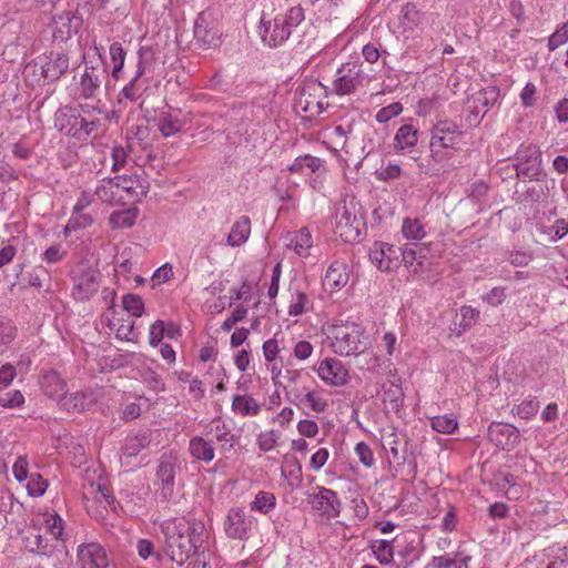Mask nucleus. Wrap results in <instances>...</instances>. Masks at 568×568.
I'll list each match as a JSON object with an SVG mask.
<instances>
[{"label": "nucleus", "instance_id": "nucleus-10", "mask_svg": "<svg viewBox=\"0 0 568 568\" xmlns=\"http://www.w3.org/2000/svg\"><path fill=\"white\" fill-rule=\"evenodd\" d=\"M371 262L382 272H394L400 266L399 247L375 242L369 250Z\"/></svg>", "mask_w": 568, "mask_h": 568}, {"label": "nucleus", "instance_id": "nucleus-54", "mask_svg": "<svg viewBox=\"0 0 568 568\" xmlns=\"http://www.w3.org/2000/svg\"><path fill=\"white\" fill-rule=\"evenodd\" d=\"M110 55L114 62L112 69V77L118 78V73L122 70L124 63L125 52L119 42H114L110 45Z\"/></svg>", "mask_w": 568, "mask_h": 568}, {"label": "nucleus", "instance_id": "nucleus-51", "mask_svg": "<svg viewBox=\"0 0 568 568\" xmlns=\"http://www.w3.org/2000/svg\"><path fill=\"white\" fill-rule=\"evenodd\" d=\"M27 548L37 555L49 556L50 549L48 541L40 534L26 537Z\"/></svg>", "mask_w": 568, "mask_h": 568}, {"label": "nucleus", "instance_id": "nucleus-23", "mask_svg": "<svg viewBox=\"0 0 568 568\" xmlns=\"http://www.w3.org/2000/svg\"><path fill=\"white\" fill-rule=\"evenodd\" d=\"M142 448V439L139 435L128 436L122 447L120 463L123 467L132 469L140 466L141 457L140 452Z\"/></svg>", "mask_w": 568, "mask_h": 568}, {"label": "nucleus", "instance_id": "nucleus-37", "mask_svg": "<svg viewBox=\"0 0 568 568\" xmlns=\"http://www.w3.org/2000/svg\"><path fill=\"white\" fill-rule=\"evenodd\" d=\"M95 195L105 203H113L119 201V192L116 180L114 178L103 179L95 187Z\"/></svg>", "mask_w": 568, "mask_h": 568}, {"label": "nucleus", "instance_id": "nucleus-46", "mask_svg": "<svg viewBox=\"0 0 568 568\" xmlns=\"http://www.w3.org/2000/svg\"><path fill=\"white\" fill-rule=\"evenodd\" d=\"M320 165L321 160L318 158L306 154L297 156L288 166V170L291 172L302 173L304 169L307 168L311 170V172H315L318 170Z\"/></svg>", "mask_w": 568, "mask_h": 568}, {"label": "nucleus", "instance_id": "nucleus-43", "mask_svg": "<svg viewBox=\"0 0 568 568\" xmlns=\"http://www.w3.org/2000/svg\"><path fill=\"white\" fill-rule=\"evenodd\" d=\"M538 181V179L536 180ZM523 202L526 203H540L546 202L548 199V186L546 183L537 182L527 187L521 194Z\"/></svg>", "mask_w": 568, "mask_h": 568}, {"label": "nucleus", "instance_id": "nucleus-44", "mask_svg": "<svg viewBox=\"0 0 568 568\" xmlns=\"http://www.w3.org/2000/svg\"><path fill=\"white\" fill-rule=\"evenodd\" d=\"M139 215L138 207L118 211L111 214L110 223L113 227H131Z\"/></svg>", "mask_w": 568, "mask_h": 568}, {"label": "nucleus", "instance_id": "nucleus-27", "mask_svg": "<svg viewBox=\"0 0 568 568\" xmlns=\"http://www.w3.org/2000/svg\"><path fill=\"white\" fill-rule=\"evenodd\" d=\"M251 234V220L246 215L239 217L232 225L231 231L227 235V245L232 247H239L243 245L250 237Z\"/></svg>", "mask_w": 568, "mask_h": 568}, {"label": "nucleus", "instance_id": "nucleus-17", "mask_svg": "<svg viewBox=\"0 0 568 568\" xmlns=\"http://www.w3.org/2000/svg\"><path fill=\"white\" fill-rule=\"evenodd\" d=\"M102 321L106 323L111 331L115 332L118 338L135 343L139 341L140 333L135 327V321L133 317L128 316L126 318H116L115 311L113 308H109L102 315Z\"/></svg>", "mask_w": 568, "mask_h": 568}, {"label": "nucleus", "instance_id": "nucleus-56", "mask_svg": "<svg viewBox=\"0 0 568 568\" xmlns=\"http://www.w3.org/2000/svg\"><path fill=\"white\" fill-rule=\"evenodd\" d=\"M402 111V104L399 102H394L378 110L376 113V121L379 123L388 122L390 119L397 116Z\"/></svg>", "mask_w": 568, "mask_h": 568}, {"label": "nucleus", "instance_id": "nucleus-18", "mask_svg": "<svg viewBox=\"0 0 568 568\" xmlns=\"http://www.w3.org/2000/svg\"><path fill=\"white\" fill-rule=\"evenodd\" d=\"M41 74L49 81L60 79L69 69V57L63 52H53L40 58Z\"/></svg>", "mask_w": 568, "mask_h": 568}, {"label": "nucleus", "instance_id": "nucleus-64", "mask_svg": "<svg viewBox=\"0 0 568 568\" xmlns=\"http://www.w3.org/2000/svg\"><path fill=\"white\" fill-rule=\"evenodd\" d=\"M24 403V397L20 390L7 393L0 397V404L3 407L16 408L20 407Z\"/></svg>", "mask_w": 568, "mask_h": 568}, {"label": "nucleus", "instance_id": "nucleus-8", "mask_svg": "<svg viewBox=\"0 0 568 568\" xmlns=\"http://www.w3.org/2000/svg\"><path fill=\"white\" fill-rule=\"evenodd\" d=\"M365 80L363 64L358 61H349L342 64L334 80V91L339 95L352 94Z\"/></svg>", "mask_w": 568, "mask_h": 568}, {"label": "nucleus", "instance_id": "nucleus-45", "mask_svg": "<svg viewBox=\"0 0 568 568\" xmlns=\"http://www.w3.org/2000/svg\"><path fill=\"white\" fill-rule=\"evenodd\" d=\"M372 551L382 565H388L393 561L394 550L392 542L388 540H376L371 546Z\"/></svg>", "mask_w": 568, "mask_h": 568}, {"label": "nucleus", "instance_id": "nucleus-42", "mask_svg": "<svg viewBox=\"0 0 568 568\" xmlns=\"http://www.w3.org/2000/svg\"><path fill=\"white\" fill-rule=\"evenodd\" d=\"M430 425L437 433L453 434L458 427V422L453 414L438 415L430 418Z\"/></svg>", "mask_w": 568, "mask_h": 568}, {"label": "nucleus", "instance_id": "nucleus-16", "mask_svg": "<svg viewBox=\"0 0 568 568\" xmlns=\"http://www.w3.org/2000/svg\"><path fill=\"white\" fill-rule=\"evenodd\" d=\"M316 371L320 378L331 386H343L349 379L347 367L336 358H325Z\"/></svg>", "mask_w": 568, "mask_h": 568}, {"label": "nucleus", "instance_id": "nucleus-5", "mask_svg": "<svg viewBox=\"0 0 568 568\" xmlns=\"http://www.w3.org/2000/svg\"><path fill=\"white\" fill-rule=\"evenodd\" d=\"M365 223L358 204L352 199L344 201L336 214V233L346 243L361 241Z\"/></svg>", "mask_w": 568, "mask_h": 568}, {"label": "nucleus", "instance_id": "nucleus-14", "mask_svg": "<svg viewBox=\"0 0 568 568\" xmlns=\"http://www.w3.org/2000/svg\"><path fill=\"white\" fill-rule=\"evenodd\" d=\"M488 437L495 446L507 452L514 449L520 442L518 428L506 423H491L488 427Z\"/></svg>", "mask_w": 568, "mask_h": 568}, {"label": "nucleus", "instance_id": "nucleus-52", "mask_svg": "<svg viewBox=\"0 0 568 568\" xmlns=\"http://www.w3.org/2000/svg\"><path fill=\"white\" fill-rule=\"evenodd\" d=\"M88 495H92L94 500L98 503H105V506H111L113 504V498L110 495L106 485L104 484H90V487L87 493H84V497Z\"/></svg>", "mask_w": 568, "mask_h": 568}, {"label": "nucleus", "instance_id": "nucleus-41", "mask_svg": "<svg viewBox=\"0 0 568 568\" xmlns=\"http://www.w3.org/2000/svg\"><path fill=\"white\" fill-rule=\"evenodd\" d=\"M400 24L404 30H413L422 22V14L414 3H406L400 11Z\"/></svg>", "mask_w": 568, "mask_h": 568}, {"label": "nucleus", "instance_id": "nucleus-28", "mask_svg": "<svg viewBox=\"0 0 568 568\" xmlns=\"http://www.w3.org/2000/svg\"><path fill=\"white\" fill-rule=\"evenodd\" d=\"M93 400L94 398L92 394L75 392L69 395L65 393L60 404L68 412L80 413L88 408L93 403Z\"/></svg>", "mask_w": 568, "mask_h": 568}, {"label": "nucleus", "instance_id": "nucleus-30", "mask_svg": "<svg viewBox=\"0 0 568 568\" xmlns=\"http://www.w3.org/2000/svg\"><path fill=\"white\" fill-rule=\"evenodd\" d=\"M231 408L241 416H256L261 413V405L250 395H234Z\"/></svg>", "mask_w": 568, "mask_h": 568}, {"label": "nucleus", "instance_id": "nucleus-19", "mask_svg": "<svg viewBox=\"0 0 568 568\" xmlns=\"http://www.w3.org/2000/svg\"><path fill=\"white\" fill-rule=\"evenodd\" d=\"M106 77V70L102 64L85 65L80 80L81 95L84 99L95 97Z\"/></svg>", "mask_w": 568, "mask_h": 568}, {"label": "nucleus", "instance_id": "nucleus-25", "mask_svg": "<svg viewBox=\"0 0 568 568\" xmlns=\"http://www.w3.org/2000/svg\"><path fill=\"white\" fill-rule=\"evenodd\" d=\"M348 282L347 267L344 263L334 262L332 263L324 276L323 283L331 291L339 290L345 286Z\"/></svg>", "mask_w": 568, "mask_h": 568}, {"label": "nucleus", "instance_id": "nucleus-58", "mask_svg": "<svg viewBox=\"0 0 568 568\" xmlns=\"http://www.w3.org/2000/svg\"><path fill=\"white\" fill-rule=\"evenodd\" d=\"M48 481L40 475H31L30 481L28 483V493L30 496L40 497L45 493Z\"/></svg>", "mask_w": 568, "mask_h": 568}, {"label": "nucleus", "instance_id": "nucleus-47", "mask_svg": "<svg viewBox=\"0 0 568 568\" xmlns=\"http://www.w3.org/2000/svg\"><path fill=\"white\" fill-rule=\"evenodd\" d=\"M174 333V326L171 325L169 328H165L163 321H156L150 327L149 342L152 346H156L162 342L164 334L172 338Z\"/></svg>", "mask_w": 568, "mask_h": 568}, {"label": "nucleus", "instance_id": "nucleus-11", "mask_svg": "<svg viewBox=\"0 0 568 568\" xmlns=\"http://www.w3.org/2000/svg\"><path fill=\"white\" fill-rule=\"evenodd\" d=\"M317 493L308 495V504L312 508L328 519L338 517L342 504L336 491L324 487H317Z\"/></svg>", "mask_w": 568, "mask_h": 568}, {"label": "nucleus", "instance_id": "nucleus-1", "mask_svg": "<svg viewBox=\"0 0 568 568\" xmlns=\"http://www.w3.org/2000/svg\"><path fill=\"white\" fill-rule=\"evenodd\" d=\"M305 27V10L301 4L286 6V0H268L262 10L258 33L264 44L277 48L290 38L301 42Z\"/></svg>", "mask_w": 568, "mask_h": 568}, {"label": "nucleus", "instance_id": "nucleus-3", "mask_svg": "<svg viewBox=\"0 0 568 568\" xmlns=\"http://www.w3.org/2000/svg\"><path fill=\"white\" fill-rule=\"evenodd\" d=\"M100 125V119L91 116L83 105H65L54 114V126L63 134L87 140Z\"/></svg>", "mask_w": 568, "mask_h": 568}, {"label": "nucleus", "instance_id": "nucleus-31", "mask_svg": "<svg viewBox=\"0 0 568 568\" xmlns=\"http://www.w3.org/2000/svg\"><path fill=\"white\" fill-rule=\"evenodd\" d=\"M418 141V130L412 124L402 125L394 139V146L398 151H403L407 148L414 146Z\"/></svg>", "mask_w": 568, "mask_h": 568}, {"label": "nucleus", "instance_id": "nucleus-48", "mask_svg": "<svg viewBox=\"0 0 568 568\" xmlns=\"http://www.w3.org/2000/svg\"><path fill=\"white\" fill-rule=\"evenodd\" d=\"M122 308L126 316L141 317L142 316V300L134 294H125L122 297Z\"/></svg>", "mask_w": 568, "mask_h": 568}, {"label": "nucleus", "instance_id": "nucleus-60", "mask_svg": "<svg viewBox=\"0 0 568 568\" xmlns=\"http://www.w3.org/2000/svg\"><path fill=\"white\" fill-rule=\"evenodd\" d=\"M173 275L172 266L169 264H164L160 266L152 275L151 277V285L152 287H156L161 285L162 283H165L169 281Z\"/></svg>", "mask_w": 568, "mask_h": 568}, {"label": "nucleus", "instance_id": "nucleus-22", "mask_svg": "<svg viewBox=\"0 0 568 568\" xmlns=\"http://www.w3.org/2000/svg\"><path fill=\"white\" fill-rule=\"evenodd\" d=\"M115 180L119 192V202L126 204L139 201V190L142 187V182L138 175L115 176Z\"/></svg>", "mask_w": 568, "mask_h": 568}, {"label": "nucleus", "instance_id": "nucleus-4", "mask_svg": "<svg viewBox=\"0 0 568 568\" xmlns=\"http://www.w3.org/2000/svg\"><path fill=\"white\" fill-rule=\"evenodd\" d=\"M328 338H331V347L334 353L341 356L358 355L368 345L364 328L355 323L333 326Z\"/></svg>", "mask_w": 568, "mask_h": 568}, {"label": "nucleus", "instance_id": "nucleus-13", "mask_svg": "<svg viewBox=\"0 0 568 568\" xmlns=\"http://www.w3.org/2000/svg\"><path fill=\"white\" fill-rule=\"evenodd\" d=\"M82 26V18L74 14L72 11H64L52 18V39L53 42L63 43L78 32Z\"/></svg>", "mask_w": 568, "mask_h": 568}, {"label": "nucleus", "instance_id": "nucleus-2", "mask_svg": "<svg viewBox=\"0 0 568 568\" xmlns=\"http://www.w3.org/2000/svg\"><path fill=\"white\" fill-rule=\"evenodd\" d=\"M203 525L185 518L174 519L165 526L166 551L171 559L182 566L196 554L202 544Z\"/></svg>", "mask_w": 568, "mask_h": 568}, {"label": "nucleus", "instance_id": "nucleus-34", "mask_svg": "<svg viewBox=\"0 0 568 568\" xmlns=\"http://www.w3.org/2000/svg\"><path fill=\"white\" fill-rule=\"evenodd\" d=\"M98 291V283L93 274L83 275L78 278L73 287V296L79 300H87Z\"/></svg>", "mask_w": 568, "mask_h": 568}, {"label": "nucleus", "instance_id": "nucleus-32", "mask_svg": "<svg viewBox=\"0 0 568 568\" xmlns=\"http://www.w3.org/2000/svg\"><path fill=\"white\" fill-rule=\"evenodd\" d=\"M295 397L298 400V405H305L317 414L325 412L328 407L327 399L323 396L322 392L316 389L308 390L303 396L295 395Z\"/></svg>", "mask_w": 568, "mask_h": 568}, {"label": "nucleus", "instance_id": "nucleus-9", "mask_svg": "<svg viewBox=\"0 0 568 568\" xmlns=\"http://www.w3.org/2000/svg\"><path fill=\"white\" fill-rule=\"evenodd\" d=\"M517 175L537 180L541 172V152L535 144H523L517 151Z\"/></svg>", "mask_w": 568, "mask_h": 568}, {"label": "nucleus", "instance_id": "nucleus-24", "mask_svg": "<svg viewBox=\"0 0 568 568\" xmlns=\"http://www.w3.org/2000/svg\"><path fill=\"white\" fill-rule=\"evenodd\" d=\"M142 75V49L138 50V69L135 77L122 89L119 103L129 106L135 103L142 97V89L139 83Z\"/></svg>", "mask_w": 568, "mask_h": 568}, {"label": "nucleus", "instance_id": "nucleus-55", "mask_svg": "<svg viewBox=\"0 0 568 568\" xmlns=\"http://www.w3.org/2000/svg\"><path fill=\"white\" fill-rule=\"evenodd\" d=\"M538 408L539 402L536 398H528L516 406V414L523 419H528L538 412Z\"/></svg>", "mask_w": 568, "mask_h": 568}, {"label": "nucleus", "instance_id": "nucleus-50", "mask_svg": "<svg viewBox=\"0 0 568 568\" xmlns=\"http://www.w3.org/2000/svg\"><path fill=\"white\" fill-rule=\"evenodd\" d=\"M26 281L28 285L41 288L44 282L50 281V275L45 267L42 265H37L30 272H28Z\"/></svg>", "mask_w": 568, "mask_h": 568}, {"label": "nucleus", "instance_id": "nucleus-40", "mask_svg": "<svg viewBox=\"0 0 568 568\" xmlns=\"http://www.w3.org/2000/svg\"><path fill=\"white\" fill-rule=\"evenodd\" d=\"M250 506L252 510L266 515L275 508L276 497L273 493L261 490Z\"/></svg>", "mask_w": 568, "mask_h": 568}, {"label": "nucleus", "instance_id": "nucleus-12", "mask_svg": "<svg viewBox=\"0 0 568 568\" xmlns=\"http://www.w3.org/2000/svg\"><path fill=\"white\" fill-rule=\"evenodd\" d=\"M178 469V460L173 456L163 455L156 468V480L154 485L158 486L156 493L163 499L171 497L174 486V477Z\"/></svg>", "mask_w": 568, "mask_h": 568}, {"label": "nucleus", "instance_id": "nucleus-35", "mask_svg": "<svg viewBox=\"0 0 568 568\" xmlns=\"http://www.w3.org/2000/svg\"><path fill=\"white\" fill-rule=\"evenodd\" d=\"M400 264L414 273L419 271L424 264L425 255H420L415 248L405 245L399 247Z\"/></svg>", "mask_w": 568, "mask_h": 568}, {"label": "nucleus", "instance_id": "nucleus-29", "mask_svg": "<svg viewBox=\"0 0 568 568\" xmlns=\"http://www.w3.org/2000/svg\"><path fill=\"white\" fill-rule=\"evenodd\" d=\"M189 450L192 457L206 464L211 463L215 456L212 443L201 436H195L190 439Z\"/></svg>", "mask_w": 568, "mask_h": 568}, {"label": "nucleus", "instance_id": "nucleus-57", "mask_svg": "<svg viewBox=\"0 0 568 568\" xmlns=\"http://www.w3.org/2000/svg\"><path fill=\"white\" fill-rule=\"evenodd\" d=\"M506 287L496 286L493 287L486 295L483 296V301L490 306H499L506 300Z\"/></svg>", "mask_w": 568, "mask_h": 568}, {"label": "nucleus", "instance_id": "nucleus-49", "mask_svg": "<svg viewBox=\"0 0 568 568\" xmlns=\"http://www.w3.org/2000/svg\"><path fill=\"white\" fill-rule=\"evenodd\" d=\"M281 434L277 430L271 429L262 432L257 435V447L261 452L267 453L274 449L278 443Z\"/></svg>", "mask_w": 568, "mask_h": 568}, {"label": "nucleus", "instance_id": "nucleus-26", "mask_svg": "<svg viewBox=\"0 0 568 568\" xmlns=\"http://www.w3.org/2000/svg\"><path fill=\"white\" fill-rule=\"evenodd\" d=\"M41 387L44 394L61 402L67 393V384L57 372H49L41 378Z\"/></svg>", "mask_w": 568, "mask_h": 568}, {"label": "nucleus", "instance_id": "nucleus-36", "mask_svg": "<svg viewBox=\"0 0 568 568\" xmlns=\"http://www.w3.org/2000/svg\"><path fill=\"white\" fill-rule=\"evenodd\" d=\"M312 235L307 229H301L294 233L288 246L292 247L300 256H307L308 250L312 247Z\"/></svg>", "mask_w": 568, "mask_h": 568}, {"label": "nucleus", "instance_id": "nucleus-53", "mask_svg": "<svg viewBox=\"0 0 568 568\" xmlns=\"http://www.w3.org/2000/svg\"><path fill=\"white\" fill-rule=\"evenodd\" d=\"M429 568H467L466 559L452 558L448 555L434 557Z\"/></svg>", "mask_w": 568, "mask_h": 568}, {"label": "nucleus", "instance_id": "nucleus-6", "mask_svg": "<svg viewBox=\"0 0 568 568\" xmlns=\"http://www.w3.org/2000/svg\"><path fill=\"white\" fill-rule=\"evenodd\" d=\"M432 136L429 142L430 156L440 162L445 156L442 153L443 149H452L459 143L462 131L458 125L449 120L438 121L432 129Z\"/></svg>", "mask_w": 568, "mask_h": 568}, {"label": "nucleus", "instance_id": "nucleus-15", "mask_svg": "<svg viewBox=\"0 0 568 568\" xmlns=\"http://www.w3.org/2000/svg\"><path fill=\"white\" fill-rule=\"evenodd\" d=\"M254 519L241 508H232L226 515L224 530L232 539H245L253 527Z\"/></svg>", "mask_w": 568, "mask_h": 568}, {"label": "nucleus", "instance_id": "nucleus-62", "mask_svg": "<svg viewBox=\"0 0 568 568\" xmlns=\"http://www.w3.org/2000/svg\"><path fill=\"white\" fill-rule=\"evenodd\" d=\"M355 453H356L359 462L364 466L371 467L374 465L373 452L366 443H364V442L358 443L355 447Z\"/></svg>", "mask_w": 568, "mask_h": 568}, {"label": "nucleus", "instance_id": "nucleus-20", "mask_svg": "<svg viewBox=\"0 0 568 568\" xmlns=\"http://www.w3.org/2000/svg\"><path fill=\"white\" fill-rule=\"evenodd\" d=\"M78 557L81 568H106L109 565L106 552L99 544L81 546Z\"/></svg>", "mask_w": 568, "mask_h": 568}, {"label": "nucleus", "instance_id": "nucleus-59", "mask_svg": "<svg viewBox=\"0 0 568 568\" xmlns=\"http://www.w3.org/2000/svg\"><path fill=\"white\" fill-rule=\"evenodd\" d=\"M92 222L93 220L90 215L82 214L81 212L74 213L65 226V232L88 227L92 224Z\"/></svg>", "mask_w": 568, "mask_h": 568}, {"label": "nucleus", "instance_id": "nucleus-7", "mask_svg": "<svg viewBox=\"0 0 568 568\" xmlns=\"http://www.w3.org/2000/svg\"><path fill=\"white\" fill-rule=\"evenodd\" d=\"M222 28L217 19L209 11L201 12L194 22V39L205 49L216 48L221 43Z\"/></svg>", "mask_w": 568, "mask_h": 568}, {"label": "nucleus", "instance_id": "nucleus-38", "mask_svg": "<svg viewBox=\"0 0 568 568\" xmlns=\"http://www.w3.org/2000/svg\"><path fill=\"white\" fill-rule=\"evenodd\" d=\"M404 393L399 385L388 382L383 385L382 400L389 404L393 410H397L403 404Z\"/></svg>", "mask_w": 568, "mask_h": 568}, {"label": "nucleus", "instance_id": "nucleus-33", "mask_svg": "<svg viewBox=\"0 0 568 568\" xmlns=\"http://www.w3.org/2000/svg\"><path fill=\"white\" fill-rule=\"evenodd\" d=\"M403 236L412 242H419L426 237L425 225L418 219L406 217L402 224Z\"/></svg>", "mask_w": 568, "mask_h": 568}, {"label": "nucleus", "instance_id": "nucleus-63", "mask_svg": "<svg viewBox=\"0 0 568 568\" xmlns=\"http://www.w3.org/2000/svg\"><path fill=\"white\" fill-rule=\"evenodd\" d=\"M64 255L65 251L62 250L61 245H51L43 252L42 261H44L48 264H54L62 261Z\"/></svg>", "mask_w": 568, "mask_h": 568}, {"label": "nucleus", "instance_id": "nucleus-21", "mask_svg": "<svg viewBox=\"0 0 568 568\" xmlns=\"http://www.w3.org/2000/svg\"><path fill=\"white\" fill-rule=\"evenodd\" d=\"M320 90V84L314 82L302 88L298 98L296 99V109L305 113L306 116H316L321 114L323 105L315 97V92Z\"/></svg>", "mask_w": 568, "mask_h": 568}, {"label": "nucleus", "instance_id": "nucleus-39", "mask_svg": "<svg viewBox=\"0 0 568 568\" xmlns=\"http://www.w3.org/2000/svg\"><path fill=\"white\" fill-rule=\"evenodd\" d=\"M215 439L219 443L222 454L229 453L234 448L235 436L231 433L230 427L225 423L217 424L214 427Z\"/></svg>", "mask_w": 568, "mask_h": 568}, {"label": "nucleus", "instance_id": "nucleus-61", "mask_svg": "<svg viewBox=\"0 0 568 568\" xmlns=\"http://www.w3.org/2000/svg\"><path fill=\"white\" fill-rule=\"evenodd\" d=\"M479 311L471 306H463L460 307V326L466 329L469 328L479 317Z\"/></svg>", "mask_w": 568, "mask_h": 568}]
</instances>
